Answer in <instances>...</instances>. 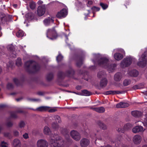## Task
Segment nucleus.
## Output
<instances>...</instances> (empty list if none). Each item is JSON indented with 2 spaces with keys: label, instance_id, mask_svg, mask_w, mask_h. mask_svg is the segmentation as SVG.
<instances>
[{
  "label": "nucleus",
  "instance_id": "nucleus-1",
  "mask_svg": "<svg viewBox=\"0 0 147 147\" xmlns=\"http://www.w3.org/2000/svg\"><path fill=\"white\" fill-rule=\"evenodd\" d=\"M49 140L52 144L50 147H64L63 140L58 135L51 134Z\"/></svg>",
  "mask_w": 147,
  "mask_h": 147
},
{
  "label": "nucleus",
  "instance_id": "nucleus-2",
  "mask_svg": "<svg viewBox=\"0 0 147 147\" xmlns=\"http://www.w3.org/2000/svg\"><path fill=\"white\" fill-rule=\"evenodd\" d=\"M98 65L107 69L109 72L113 71L116 66L115 64H110L109 61L107 58H101L98 62Z\"/></svg>",
  "mask_w": 147,
  "mask_h": 147
},
{
  "label": "nucleus",
  "instance_id": "nucleus-3",
  "mask_svg": "<svg viewBox=\"0 0 147 147\" xmlns=\"http://www.w3.org/2000/svg\"><path fill=\"white\" fill-rule=\"evenodd\" d=\"M25 67L28 68H31L36 71L40 69L39 65L36 62L31 61H28L25 63Z\"/></svg>",
  "mask_w": 147,
  "mask_h": 147
},
{
  "label": "nucleus",
  "instance_id": "nucleus-4",
  "mask_svg": "<svg viewBox=\"0 0 147 147\" xmlns=\"http://www.w3.org/2000/svg\"><path fill=\"white\" fill-rule=\"evenodd\" d=\"M47 36L51 40H53L56 38L57 35L54 28L48 29L47 30Z\"/></svg>",
  "mask_w": 147,
  "mask_h": 147
},
{
  "label": "nucleus",
  "instance_id": "nucleus-5",
  "mask_svg": "<svg viewBox=\"0 0 147 147\" xmlns=\"http://www.w3.org/2000/svg\"><path fill=\"white\" fill-rule=\"evenodd\" d=\"M138 63V65L140 67H145L147 64V51L145 52L142 55L141 59Z\"/></svg>",
  "mask_w": 147,
  "mask_h": 147
},
{
  "label": "nucleus",
  "instance_id": "nucleus-6",
  "mask_svg": "<svg viewBox=\"0 0 147 147\" xmlns=\"http://www.w3.org/2000/svg\"><path fill=\"white\" fill-rule=\"evenodd\" d=\"M132 60V57H127L122 61L121 63V67H124L128 66L131 64Z\"/></svg>",
  "mask_w": 147,
  "mask_h": 147
},
{
  "label": "nucleus",
  "instance_id": "nucleus-7",
  "mask_svg": "<svg viewBox=\"0 0 147 147\" xmlns=\"http://www.w3.org/2000/svg\"><path fill=\"white\" fill-rule=\"evenodd\" d=\"M36 146L37 147H48L49 143L45 140L40 139L37 141Z\"/></svg>",
  "mask_w": 147,
  "mask_h": 147
},
{
  "label": "nucleus",
  "instance_id": "nucleus-8",
  "mask_svg": "<svg viewBox=\"0 0 147 147\" xmlns=\"http://www.w3.org/2000/svg\"><path fill=\"white\" fill-rule=\"evenodd\" d=\"M70 135L72 138L76 141H79L81 139L80 134L77 131L74 130L71 131Z\"/></svg>",
  "mask_w": 147,
  "mask_h": 147
},
{
  "label": "nucleus",
  "instance_id": "nucleus-9",
  "mask_svg": "<svg viewBox=\"0 0 147 147\" xmlns=\"http://www.w3.org/2000/svg\"><path fill=\"white\" fill-rule=\"evenodd\" d=\"M68 11L66 9H63L58 12L56 15L57 18H65L67 14Z\"/></svg>",
  "mask_w": 147,
  "mask_h": 147
},
{
  "label": "nucleus",
  "instance_id": "nucleus-10",
  "mask_svg": "<svg viewBox=\"0 0 147 147\" xmlns=\"http://www.w3.org/2000/svg\"><path fill=\"white\" fill-rule=\"evenodd\" d=\"M46 7L45 5L39 6L37 9V12L38 15L40 16L43 15L45 11Z\"/></svg>",
  "mask_w": 147,
  "mask_h": 147
},
{
  "label": "nucleus",
  "instance_id": "nucleus-11",
  "mask_svg": "<svg viewBox=\"0 0 147 147\" xmlns=\"http://www.w3.org/2000/svg\"><path fill=\"white\" fill-rule=\"evenodd\" d=\"M145 130L143 127L141 126H136L133 128L132 131L133 133H136L139 132H143Z\"/></svg>",
  "mask_w": 147,
  "mask_h": 147
},
{
  "label": "nucleus",
  "instance_id": "nucleus-12",
  "mask_svg": "<svg viewBox=\"0 0 147 147\" xmlns=\"http://www.w3.org/2000/svg\"><path fill=\"white\" fill-rule=\"evenodd\" d=\"M142 137L139 135L135 136L133 138V140L135 144H139L142 141Z\"/></svg>",
  "mask_w": 147,
  "mask_h": 147
},
{
  "label": "nucleus",
  "instance_id": "nucleus-13",
  "mask_svg": "<svg viewBox=\"0 0 147 147\" xmlns=\"http://www.w3.org/2000/svg\"><path fill=\"white\" fill-rule=\"evenodd\" d=\"M89 142L90 141L84 138L80 141V144L82 147H86L89 145Z\"/></svg>",
  "mask_w": 147,
  "mask_h": 147
},
{
  "label": "nucleus",
  "instance_id": "nucleus-14",
  "mask_svg": "<svg viewBox=\"0 0 147 147\" xmlns=\"http://www.w3.org/2000/svg\"><path fill=\"white\" fill-rule=\"evenodd\" d=\"M12 145L14 147H20L21 146V143L20 140L18 139H15L12 142Z\"/></svg>",
  "mask_w": 147,
  "mask_h": 147
},
{
  "label": "nucleus",
  "instance_id": "nucleus-15",
  "mask_svg": "<svg viewBox=\"0 0 147 147\" xmlns=\"http://www.w3.org/2000/svg\"><path fill=\"white\" fill-rule=\"evenodd\" d=\"M50 108L48 106H41L36 108L35 110L40 112H44L48 111Z\"/></svg>",
  "mask_w": 147,
  "mask_h": 147
},
{
  "label": "nucleus",
  "instance_id": "nucleus-16",
  "mask_svg": "<svg viewBox=\"0 0 147 147\" xmlns=\"http://www.w3.org/2000/svg\"><path fill=\"white\" fill-rule=\"evenodd\" d=\"M129 104L125 102H120L116 105V107L117 108H124L128 107Z\"/></svg>",
  "mask_w": 147,
  "mask_h": 147
},
{
  "label": "nucleus",
  "instance_id": "nucleus-17",
  "mask_svg": "<svg viewBox=\"0 0 147 147\" xmlns=\"http://www.w3.org/2000/svg\"><path fill=\"white\" fill-rule=\"evenodd\" d=\"M43 22L44 24L47 26L49 25L51 23H53L54 20L51 18H48L44 20Z\"/></svg>",
  "mask_w": 147,
  "mask_h": 147
},
{
  "label": "nucleus",
  "instance_id": "nucleus-18",
  "mask_svg": "<svg viewBox=\"0 0 147 147\" xmlns=\"http://www.w3.org/2000/svg\"><path fill=\"white\" fill-rule=\"evenodd\" d=\"M91 109L98 113H103L105 111V108L103 107L92 108Z\"/></svg>",
  "mask_w": 147,
  "mask_h": 147
},
{
  "label": "nucleus",
  "instance_id": "nucleus-19",
  "mask_svg": "<svg viewBox=\"0 0 147 147\" xmlns=\"http://www.w3.org/2000/svg\"><path fill=\"white\" fill-rule=\"evenodd\" d=\"M122 76L121 73H117L114 75V80L116 82H119L121 79Z\"/></svg>",
  "mask_w": 147,
  "mask_h": 147
},
{
  "label": "nucleus",
  "instance_id": "nucleus-20",
  "mask_svg": "<svg viewBox=\"0 0 147 147\" xmlns=\"http://www.w3.org/2000/svg\"><path fill=\"white\" fill-rule=\"evenodd\" d=\"M123 56L122 54L119 53H115L114 55V59L117 61H119L123 58Z\"/></svg>",
  "mask_w": 147,
  "mask_h": 147
},
{
  "label": "nucleus",
  "instance_id": "nucleus-21",
  "mask_svg": "<svg viewBox=\"0 0 147 147\" xmlns=\"http://www.w3.org/2000/svg\"><path fill=\"white\" fill-rule=\"evenodd\" d=\"M128 74L131 76L136 77L138 75L139 72L136 70H133L129 72L128 73Z\"/></svg>",
  "mask_w": 147,
  "mask_h": 147
},
{
  "label": "nucleus",
  "instance_id": "nucleus-22",
  "mask_svg": "<svg viewBox=\"0 0 147 147\" xmlns=\"http://www.w3.org/2000/svg\"><path fill=\"white\" fill-rule=\"evenodd\" d=\"M132 115L135 117H139L141 116L142 113L140 111H136L131 112Z\"/></svg>",
  "mask_w": 147,
  "mask_h": 147
},
{
  "label": "nucleus",
  "instance_id": "nucleus-23",
  "mask_svg": "<svg viewBox=\"0 0 147 147\" xmlns=\"http://www.w3.org/2000/svg\"><path fill=\"white\" fill-rule=\"evenodd\" d=\"M107 84V80L106 78L102 79L100 82V86L102 87L105 86Z\"/></svg>",
  "mask_w": 147,
  "mask_h": 147
},
{
  "label": "nucleus",
  "instance_id": "nucleus-24",
  "mask_svg": "<svg viewBox=\"0 0 147 147\" xmlns=\"http://www.w3.org/2000/svg\"><path fill=\"white\" fill-rule=\"evenodd\" d=\"M80 95L88 96L91 94V93L86 90H84L82 91L80 93Z\"/></svg>",
  "mask_w": 147,
  "mask_h": 147
},
{
  "label": "nucleus",
  "instance_id": "nucleus-25",
  "mask_svg": "<svg viewBox=\"0 0 147 147\" xmlns=\"http://www.w3.org/2000/svg\"><path fill=\"white\" fill-rule=\"evenodd\" d=\"M121 92L119 91H108L106 92L105 94L106 95L110 94H119L121 93Z\"/></svg>",
  "mask_w": 147,
  "mask_h": 147
},
{
  "label": "nucleus",
  "instance_id": "nucleus-26",
  "mask_svg": "<svg viewBox=\"0 0 147 147\" xmlns=\"http://www.w3.org/2000/svg\"><path fill=\"white\" fill-rule=\"evenodd\" d=\"M43 131L45 134L47 135H49L51 133L50 130L47 126H45L44 127Z\"/></svg>",
  "mask_w": 147,
  "mask_h": 147
},
{
  "label": "nucleus",
  "instance_id": "nucleus-27",
  "mask_svg": "<svg viewBox=\"0 0 147 147\" xmlns=\"http://www.w3.org/2000/svg\"><path fill=\"white\" fill-rule=\"evenodd\" d=\"M127 125L126 124L124 126V127L123 128L121 127L117 129V131L119 132L123 133L125 130H127L128 128L127 127Z\"/></svg>",
  "mask_w": 147,
  "mask_h": 147
},
{
  "label": "nucleus",
  "instance_id": "nucleus-28",
  "mask_svg": "<svg viewBox=\"0 0 147 147\" xmlns=\"http://www.w3.org/2000/svg\"><path fill=\"white\" fill-rule=\"evenodd\" d=\"M131 83V81L130 80L126 79L123 81V85L124 86H126L130 84Z\"/></svg>",
  "mask_w": 147,
  "mask_h": 147
},
{
  "label": "nucleus",
  "instance_id": "nucleus-29",
  "mask_svg": "<svg viewBox=\"0 0 147 147\" xmlns=\"http://www.w3.org/2000/svg\"><path fill=\"white\" fill-rule=\"evenodd\" d=\"M61 131L63 134H65L66 137H67V138L69 137V136L68 134L69 131L67 129H63L62 130H61Z\"/></svg>",
  "mask_w": 147,
  "mask_h": 147
},
{
  "label": "nucleus",
  "instance_id": "nucleus-30",
  "mask_svg": "<svg viewBox=\"0 0 147 147\" xmlns=\"http://www.w3.org/2000/svg\"><path fill=\"white\" fill-rule=\"evenodd\" d=\"M16 35L18 37H22L24 35L23 32L22 30H20L17 32Z\"/></svg>",
  "mask_w": 147,
  "mask_h": 147
},
{
  "label": "nucleus",
  "instance_id": "nucleus-31",
  "mask_svg": "<svg viewBox=\"0 0 147 147\" xmlns=\"http://www.w3.org/2000/svg\"><path fill=\"white\" fill-rule=\"evenodd\" d=\"M53 119L55 120L56 123H60L61 122L60 118L59 116L55 115L53 117Z\"/></svg>",
  "mask_w": 147,
  "mask_h": 147
},
{
  "label": "nucleus",
  "instance_id": "nucleus-32",
  "mask_svg": "<svg viewBox=\"0 0 147 147\" xmlns=\"http://www.w3.org/2000/svg\"><path fill=\"white\" fill-rule=\"evenodd\" d=\"M99 125L100 127L102 129H106L107 128V126L106 125L102 122H100L99 123Z\"/></svg>",
  "mask_w": 147,
  "mask_h": 147
},
{
  "label": "nucleus",
  "instance_id": "nucleus-33",
  "mask_svg": "<svg viewBox=\"0 0 147 147\" xmlns=\"http://www.w3.org/2000/svg\"><path fill=\"white\" fill-rule=\"evenodd\" d=\"M16 65L18 66H20L22 65L21 59L20 58H18L16 61Z\"/></svg>",
  "mask_w": 147,
  "mask_h": 147
},
{
  "label": "nucleus",
  "instance_id": "nucleus-34",
  "mask_svg": "<svg viewBox=\"0 0 147 147\" xmlns=\"http://www.w3.org/2000/svg\"><path fill=\"white\" fill-rule=\"evenodd\" d=\"M53 78V75L52 73L48 74L47 76V79L49 81L51 80Z\"/></svg>",
  "mask_w": 147,
  "mask_h": 147
},
{
  "label": "nucleus",
  "instance_id": "nucleus-35",
  "mask_svg": "<svg viewBox=\"0 0 147 147\" xmlns=\"http://www.w3.org/2000/svg\"><path fill=\"white\" fill-rule=\"evenodd\" d=\"M105 73L103 71H100L98 73L97 76L98 78H101L104 76Z\"/></svg>",
  "mask_w": 147,
  "mask_h": 147
},
{
  "label": "nucleus",
  "instance_id": "nucleus-36",
  "mask_svg": "<svg viewBox=\"0 0 147 147\" xmlns=\"http://www.w3.org/2000/svg\"><path fill=\"white\" fill-rule=\"evenodd\" d=\"M26 125L25 123L23 121H20L19 124V126L20 128H22L24 127Z\"/></svg>",
  "mask_w": 147,
  "mask_h": 147
},
{
  "label": "nucleus",
  "instance_id": "nucleus-37",
  "mask_svg": "<svg viewBox=\"0 0 147 147\" xmlns=\"http://www.w3.org/2000/svg\"><path fill=\"white\" fill-rule=\"evenodd\" d=\"M100 5L103 9H105L108 7V5L106 4L100 3Z\"/></svg>",
  "mask_w": 147,
  "mask_h": 147
},
{
  "label": "nucleus",
  "instance_id": "nucleus-38",
  "mask_svg": "<svg viewBox=\"0 0 147 147\" xmlns=\"http://www.w3.org/2000/svg\"><path fill=\"white\" fill-rule=\"evenodd\" d=\"M30 6L31 9H34L36 7L35 3L34 2L30 3Z\"/></svg>",
  "mask_w": 147,
  "mask_h": 147
},
{
  "label": "nucleus",
  "instance_id": "nucleus-39",
  "mask_svg": "<svg viewBox=\"0 0 147 147\" xmlns=\"http://www.w3.org/2000/svg\"><path fill=\"white\" fill-rule=\"evenodd\" d=\"M63 58V57L60 54H59L57 57L56 59L58 62L61 61Z\"/></svg>",
  "mask_w": 147,
  "mask_h": 147
},
{
  "label": "nucleus",
  "instance_id": "nucleus-40",
  "mask_svg": "<svg viewBox=\"0 0 147 147\" xmlns=\"http://www.w3.org/2000/svg\"><path fill=\"white\" fill-rule=\"evenodd\" d=\"M1 146L2 147H8V144L4 141H3L1 142Z\"/></svg>",
  "mask_w": 147,
  "mask_h": 147
},
{
  "label": "nucleus",
  "instance_id": "nucleus-41",
  "mask_svg": "<svg viewBox=\"0 0 147 147\" xmlns=\"http://www.w3.org/2000/svg\"><path fill=\"white\" fill-rule=\"evenodd\" d=\"M4 136L5 137H7L9 139H10L11 138V136L10 134L8 132L4 133Z\"/></svg>",
  "mask_w": 147,
  "mask_h": 147
},
{
  "label": "nucleus",
  "instance_id": "nucleus-42",
  "mask_svg": "<svg viewBox=\"0 0 147 147\" xmlns=\"http://www.w3.org/2000/svg\"><path fill=\"white\" fill-rule=\"evenodd\" d=\"M58 125L57 123H53L52 124V127L54 129H57L58 127Z\"/></svg>",
  "mask_w": 147,
  "mask_h": 147
},
{
  "label": "nucleus",
  "instance_id": "nucleus-43",
  "mask_svg": "<svg viewBox=\"0 0 147 147\" xmlns=\"http://www.w3.org/2000/svg\"><path fill=\"white\" fill-rule=\"evenodd\" d=\"M91 9L93 11V12H94V11H99L100 10V8L98 7L94 6L91 8Z\"/></svg>",
  "mask_w": 147,
  "mask_h": 147
},
{
  "label": "nucleus",
  "instance_id": "nucleus-44",
  "mask_svg": "<svg viewBox=\"0 0 147 147\" xmlns=\"http://www.w3.org/2000/svg\"><path fill=\"white\" fill-rule=\"evenodd\" d=\"M13 85L11 83H8L7 86V87L8 89H10L13 88Z\"/></svg>",
  "mask_w": 147,
  "mask_h": 147
},
{
  "label": "nucleus",
  "instance_id": "nucleus-45",
  "mask_svg": "<svg viewBox=\"0 0 147 147\" xmlns=\"http://www.w3.org/2000/svg\"><path fill=\"white\" fill-rule=\"evenodd\" d=\"M48 111L49 112L52 113L55 112L57 111V110L55 109V108H53L51 109H49Z\"/></svg>",
  "mask_w": 147,
  "mask_h": 147
},
{
  "label": "nucleus",
  "instance_id": "nucleus-46",
  "mask_svg": "<svg viewBox=\"0 0 147 147\" xmlns=\"http://www.w3.org/2000/svg\"><path fill=\"white\" fill-rule=\"evenodd\" d=\"M23 137L26 139H27L29 138L28 134L27 133H25L23 135Z\"/></svg>",
  "mask_w": 147,
  "mask_h": 147
},
{
  "label": "nucleus",
  "instance_id": "nucleus-47",
  "mask_svg": "<svg viewBox=\"0 0 147 147\" xmlns=\"http://www.w3.org/2000/svg\"><path fill=\"white\" fill-rule=\"evenodd\" d=\"M133 88L135 90H136V89H140V87L139 85H135L133 87Z\"/></svg>",
  "mask_w": 147,
  "mask_h": 147
},
{
  "label": "nucleus",
  "instance_id": "nucleus-48",
  "mask_svg": "<svg viewBox=\"0 0 147 147\" xmlns=\"http://www.w3.org/2000/svg\"><path fill=\"white\" fill-rule=\"evenodd\" d=\"M6 125L7 126L9 127L12 126L13 123L10 121H8Z\"/></svg>",
  "mask_w": 147,
  "mask_h": 147
},
{
  "label": "nucleus",
  "instance_id": "nucleus-49",
  "mask_svg": "<svg viewBox=\"0 0 147 147\" xmlns=\"http://www.w3.org/2000/svg\"><path fill=\"white\" fill-rule=\"evenodd\" d=\"M117 50L118 51L121 52L122 53H123L124 54L125 53V52L124 50H123V49H117Z\"/></svg>",
  "mask_w": 147,
  "mask_h": 147
},
{
  "label": "nucleus",
  "instance_id": "nucleus-50",
  "mask_svg": "<svg viewBox=\"0 0 147 147\" xmlns=\"http://www.w3.org/2000/svg\"><path fill=\"white\" fill-rule=\"evenodd\" d=\"M143 123L144 124V125L145 127H147V119L145 120Z\"/></svg>",
  "mask_w": 147,
  "mask_h": 147
},
{
  "label": "nucleus",
  "instance_id": "nucleus-51",
  "mask_svg": "<svg viewBox=\"0 0 147 147\" xmlns=\"http://www.w3.org/2000/svg\"><path fill=\"white\" fill-rule=\"evenodd\" d=\"M92 1H88L87 5V6L88 7L90 6V5L92 4Z\"/></svg>",
  "mask_w": 147,
  "mask_h": 147
},
{
  "label": "nucleus",
  "instance_id": "nucleus-52",
  "mask_svg": "<svg viewBox=\"0 0 147 147\" xmlns=\"http://www.w3.org/2000/svg\"><path fill=\"white\" fill-rule=\"evenodd\" d=\"M11 116L13 118H16L17 117V115L15 113H13L11 115Z\"/></svg>",
  "mask_w": 147,
  "mask_h": 147
},
{
  "label": "nucleus",
  "instance_id": "nucleus-53",
  "mask_svg": "<svg viewBox=\"0 0 147 147\" xmlns=\"http://www.w3.org/2000/svg\"><path fill=\"white\" fill-rule=\"evenodd\" d=\"M82 61H80L79 62H78L77 63V65L78 66L80 67V66L82 64Z\"/></svg>",
  "mask_w": 147,
  "mask_h": 147
},
{
  "label": "nucleus",
  "instance_id": "nucleus-54",
  "mask_svg": "<svg viewBox=\"0 0 147 147\" xmlns=\"http://www.w3.org/2000/svg\"><path fill=\"white\" fill-rule=\"evenodd\" d=\"M96 139L95 140V144H96V145L97 146H98V147H103V146H100V144H99L97 142H96Z\"/></svg>",
  "mask_w": 147,
  "mask_h": 147
},
{
  "label": "nucleus",
  "instance_id": "nucleus-55",
  "mask_svg": "<svg viewBox=\"0 0 147 147\" xmlns=\"http://www.w3.org/2000/svg\"><path fill=\"white\" fill-rule=\"evenodd\" d=\"M18 81V80L16 78H14L13 79V81L16 84H17Z\"/></svg>",
  "mask_w": 147,
  "mask_h": 147
},
{
  "label": "nucleus",
  "instance_id": "nucleus-56",
  "mask_svg": "<svg viewBox=\"0 0 147 147\" xmlns=\"http://www.w3.org/2000/svg\"><path fill=\"white\" fill-rule=\"evenodd\" d=\"M14 135L16 136H17L19 135V132L17 131H15L14 132Z\"/></svg>",
  "mask_w": 147,
  "mask_h": 147
},
{
  "label": "nucleus",
  "instance_id": "nucleus-57",
  "mask_svg": "<svg viewBox=\"0 0 147 147\" xmlns=\"http://www.w3.org/2000/svg\"><path fill=\"white\" fill-rule=\"evenodd\" d=\"M30 100L31 101H38L40 100L39 99H30Z\"/></svg>",
  "mask_w": 147,
  "mask_h": 147
},
{
  "label": "nucleus",
  "instance_id": "nucleus-58",
  "mask_svg": "<svg viewBox=\"0 0 147 147\" xmlns=\"http://www.w3.org/2000/svg\"><path fill=\"white\" fill-rule=\"evenodd\" d=\"M43 3V2L42 1L40 0L37 3L38 5H40L41 4H42Z\"/></svg>",
  "mask_w": 147,
  "mask_h": 147
},
{
  "label": "nucleus",
  "instance_id": "nucleus-59",
  "mask_svg": "<svg viewBox=\"0 0 147 147\" xmlns=\"http://www.w3.org/2000/svg\"><path fill=\"white\" fill-rule=\"evenodd\" d=\"M76 88L78 90H80L81 88V87L80 86H78L76 87Z\"/></svg>",
  "mask_w": 147,
  "mask_h": 147
},
{
  "label": "nucleus",
  "instance_id": "nucleus-60",
  "mask_svg": "<svg viewBox=\"0 0 147 147\" xmlns=\"http://www.w3.org/2000/svg\"><path fill=\"white\" fill-rule=\"evenodd\" d=\"M5 106V105H0V107H3Z\"/></svg>",
  "mask_w": 147,
  "mask_h": 147
},
{
  "label": "nucleus",
  "instance_id": "nucleus-61",
  "mask_svg": "<svg viewBox=\"0 0 147 147\" xmlns=\"http://www.w3.org/2000/svg\"><path fill=\"white\" fill-rule=\"evenodd\" d=\"M13 6L15 7V8H16L17 7V4H14L13 5Z\"/></svg>",
  "mask_w": 147,
  "mask_h": 147
},
{
  "label": "nucleus",
  "instance_id": "nucleus-62",
  "mask_svg": "<svg viewBox=\"0 0 147 147\" xmlns=\"http://www.w3.org/2000/svg\"><path fill=\"white\" fill-rule=\"evenodd\" d=\"M94 137L93 138H94L95 139H96V134H94Z\"/></svg>",
  "mask_w": 147,
  "mask_h": 147
},
{
  "label": "nucleus",
  "instance_id": "nucleus-63",
  "mask_svg": "<svg viewBox=\"0 0 147 147\" xmlns=\"http://www.w3.org/2000/svg\"><path fill=\"white\" fill-rule=\"evenodd\" d=\"M105 147H112L110 145H108L105 146Z\"/></svg>",
  "mask_w": 147,
  "mask_h": 147
},
{
  "label": "nucleus",
  "instance_id": "nucleus-64",
  "mask_svg": "<svg viewBox=\"0 0 147 147\" xmlns=\"http://www.w3.org/2000/svg\"><path fill=\"white\" fill-rule=\"evenodd\" d=\"M142 147H147V145H144Z\"/></svg>",
  "mask_w": 147,
  "mask_h": 147
}]
</instances>
